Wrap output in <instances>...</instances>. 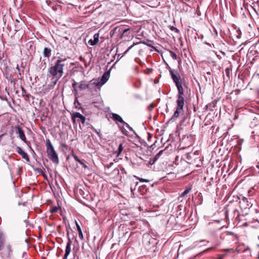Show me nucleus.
I'll return each mask as SVG.
<instances>
[{"label":"nucleus","instance_id":"nucleus-1","mask_svg":"<svg viewBox=\"0 0 259 259\" xmlns=\"http://www.w3.org/2000/svg\"><path fill=\"white\" fill-rule=\"evenodd\" d=\"M66 59L59 58L55 64L48 69V74L52 76L56 79L52 84H49L48 85V89H53L58 80L63 76L64 67L67 68L68 65L66 63Z\"/></svg>","mask_w":259,"mask_h":259},{"label":"nucleus","instance_id":"nucleus-2","mask_svg":"<svg viewBox=\"0 0 259 259\" xmlns=\"http://www.w3.org/2000/svg\"><path fill=\"white\" fill-rule=\"evenodd\" d=\"M111 36L114 37L117 41L123 39L128 40L131 36L129 28H124L123 27H116L111 32Z\"/></svg>","mask_w":259,"mask_h":259},{"label":"nucleus","instance_id":"nucleus-3","mask_svg":"<svg viewBox=\"0 0 259 259\" xmlns=\"http://www.w3.org/2000/svg\"><path fill=\"white\" fill-rule=\"evenodd\" d=\"M47 153L48 158L54 163H59V160L58 154L53 146L50 140H46Z\"/></svg>","mask_w":259,"mask_h":259},{"label":"nucleus","instance_id":"nucleus-4","mask_svg":"<svg viewBox=\"0 0 259 259\" xmlns=\"http://www.w3.org/2000/svg\"><path fill=\"white\" fill-rule=\"evenodd\" d=\"M109 76L110 72L109 71H106L104 72L100 79H93L91 80V82L93 81V84H94L95 86L100 87L103 85L109 79Z\"/></svg>","mask_w":259,"mask_h":259},{"label":"nucleus","instance_id":"nucleus-5","mask_svg":"<svg viewBox=\"0 0 259 259\" xmlns=\"http://www.w3.org/2000/svg\"><path fill=\"white\" fill-rule=\"evenodd\" d=\"M168 68L169 69V73L171 75V77L176 85L179 84H182V79L180 74L177 71V70L172 69L169 67H168Z\"/></svg>","mask_w":259,"mask_h":259},{"label":"nucleus","instance_id":"nucleus-6","mask_svg":"<svg viewBox=\"0 0 259 259\" xmlns=\"http://www.w3.org/2000/svg\"><path fill=\"white\" fill-rule=\"evenodd\" d=\"M176 87L178 91L176 102L184 103V91L182 87V83L176 85Z\"/></svg>","mask_w":259,"mask_h":259},{"label":"nucleus","instance_id":"nucleus-7","mask_svg":"<svg viewBox=\"0 0 259 259\" xmlns=\"http://www.w3.org/2000/svg\"><path fill=\"white\" fill-rule=\"evenodd\" d=\"M176 103H177L176 110L175 111L174 114L171 118V120H173L174 118L178 117L180 114L183 111L184 103H179V102H176Z\"/></svg>","mask_w":259,"mask_h":259},{"label":"nucleus","instance_id":"nucleus-8","mask_svg":"<svg viewBox=\"0 0 259 259\" xmlns=\"http://www.w3.org/2000/svg\"><path fill=\"white\" fill-rule=\"evenodd\" d=\"M71 118L74 123L76 122V118H78L82 124H84L85 123L86 119L85 117L79 112H73L71 114Z\"/></svg>","mask_w":259,"mask_h":259},{"label":"nucleus","instance_id":"nucleus-9","mask_svg":"<svg viewBox=\"0 0 259 259\" xmlns=\"http://www.w3.org/2000/svg\"><path fill=\"white\" fill-rule=\"evenodd\" d=\"M67 237H68V242L66 244V248H65V252L64 256V257L63 259H67V257L69 255V254L70 253L71 251V245L72 243V241L71 240L69 235V232H68L67 234Z\"/></svg>","mask_w":259,"mask_h":259},{"label":"nucleus","instance_id":"nucleus-10","mask_svg":"<svg viewBox=\"0 0 259 259\" xmlns=\"http://www.w3.org/2000/svg\"><path fill=\"white\" fill-rule=\"evenodd\" d=\"M1 254L3 257H8L12 252L11 246L10 245H7L5 247H4L3 250L1 251Z\"/></svg>","mask_w":259,"mask_h":259},{"label":"nucleus","instance_id":"nucleus-11","mask_svg":"<svg viewBox=\"0 0 259 259\" xmlns=\"http://www.w3.org/2000/svg\"><path fill=\"white\" fill-rule=\"evenodd\" d=\"M15 129L16 130V133L19 135V137L21 139V140L24 142H26V138L23 131L20 128V127L19 125L16 126Z\"/></svg>","mask_w":259,"mask_h":259},{"label":"nucleus","instance_id":"nucleus-12","mask_svg":"<svg viewBox=\"0 0 259 259\" xmlns=\"http://www.w3.org/2000/svg\"><path fill=\"white\" fill-rule=\"evenodd\" d=\"M16 151L19 154H20L22 156V157L23 159H25L26 161L29 162L30 160L28 154L26 152L23 151L20 147H17Z\"/></svg>","mask_w":259,"mask_h":259},{"label":"nucleus","instance_id":"nucleus-13","mask_svg":"<svg viewBox=\"0 0 259 259\" xmlns=\"http://www.w3.org/2000/svg\"><path fill=\"white\" fill-rule=\"evenodd\" d=\"M99 34L96 33L94 35V39H91L89 40L88 44L91 46L96 45L99 41Z\"/></svg>","mask_w":259,"mask_h":259},{"label":"nucleus","instance_id":"nucleus-14","mask_svg":"<svg viewBox=\"0 0 259 259\" xmlns=\"http://www.w3.org/2000/svg\"><path fill=\"white\" fill-rule=\"evenodd\" d=\"M93 84V81L91 82L90 83H85L84 81H81L79 85V89L80 90H85L87 89H91V85Z\"/></svg>","mask_w":259,"mask_h":259},{"label":"nucleus","instance_id":"nucleus-15","mask_svg":"<svg viewBox=\"0 0 259 259\" xmlns=\"http://www.w3.org/2000/svg\"><path fill=\"white\" fill-rule=\"evenodd\" d=\"M43 56L46 58H50L52 54V49L47 47H45L44 49Z\"/></svg>","mask_w":259,"mask_h":259},{"label":"nucleus","instance_id":"nucleus-16","mask_svg":"<svg viewBox=\"0 0 259 259\" xmlns=\"http://www.w3.org/2000/svg\"><path fill=\"white\" fill-rule=\"evenodd\" d=\"M111 118L114 120V121H117L119 122L122 123L124 122L122 118L117 114L116 113H112V117Z\"/></svg>","mask_w":259,"mask_h":259},{"label":"nucleus","instance_id":"nucleus-17","mask_svg":"<svg viewBox=\"0 0 259 259\" xmlns=\"http://www.w3.org/2000/svg\"><path fill=\"white\" fill-rule=\"evenodd\" d=\"M220 244H221V242L220 241H217L214 243V244L213 246L206 249L202 253H206V252H207L213 249H215V248H217L218 247H219L220 245Z\"/></svg>","mask_w":259,"mask_h":259},{"label":"nucleus","instance_id":"nucleus-18","mask_svg":"<svg viewBox=\"0 0 259 259\" xmlns=\"http://www.w3.org/2000/svg\"><path fill=\"white\" fill-rule=\"evenodd\" d=\"M75 224H76L77 231L78 232L79 237L80 239L82 240L83 239V234H82L81 228L76 221L75 222Z\"/></svg>","mask_w":259,"mask_h":259},{"label":"nucleus","instance_id":"nucleus-19","mask_svg":"<svg viewBox=\"0 0 259 259\" xmlns=\"http://www.w3.org/2000/svg\"><path fill=\"white\" fill-rule=\"evenodd\" d=\"M5 243V238L4 236L0 234V251H2L4 248Z\"/></svg>","mask_w":259,"mask_h":259},{"label":"nucleus","instance_id":"nucleus-20","mask_svg":"<svg viewBox=\"0 0 259 259\" xmlns=\"http://www.w3.org/2000/svg\"><path fill=\"white\" fill-rule=\"evenodd\" d=\"M122 150H123L122 145V144H120L118 146V148L117 150L115 152L117 154V156H119Z\"/></svg>","mask_w":259,"mask_h":259},{"label":"nucleus","instance_id":"nucleus-21","mask_svg":"<svg viewBox=\"0 0 259 259\" xmlns=\"http://www.w3.org/2000/svg\"><path fill=\"white\" fill-rule=\"evenodd\" d=\"M168 52L170 54V56L172 57V58L174 60H177L178 59V57H177V55L174 52H172L170 50H168Z\"/></svg>","mask_w":259,"mask_h":259},{"label":"nucleus","instance_id":"nucleus-22","mask_svg":"<svg viewBox=\"0 0 259 259\" xmlns=\"http://www.w3.org/2000/svg\"><path fill=\"white\" fill-rule=\"evenodd\" d=\"M194 154L193 153H188L187 154V158L189 161L188 162L191 163L193 162V161L191 159L192 156H194Z\"/></svg>","mask_w":259,"mask_h":259},{"label":"nucleus","instance_id":"nucleus-23","mask_svg":"<svg viewBox=\"0 0 259 259\" xmlns=\"http://www.w3.org/2000/svg\"><path fill=\"white\" fill-rule=\"evenodd\" d=\"M191 189L188 188L186 189L181 195L182 197L185 196L186 195H187L190 191Z\"/></svg>","mask_w":259,"mask_h":259},{"label":"nucleus","instance_id":"nucleus-24","mask_svg":"<svg viewBox=\"0 0 259 259\" xmlns=\"http://www.w3.org/2000/svg\"><path fill=\"white\" fill-rule=\"evenodd\" d=\"M76 85H77L76 82L75 81L73 80V82L72 83V87L73 88L74 91L76 93H77V92Z\"/></svg>","mask_w":259,"mask_h":259},{"label":"nucleus","instance_id":"nucleus-25","mask_svg":"<svg viewBox=\"0 0 259 259\" xmlns=\"http://www.w3.org/2000/svg\"><path fill=\"white\" fill-rule=\"evenodd\" d=\"M122 124L125 125L126 127H127L130 131H133V128L131 127L127 123L124 121Z\"/></svg>","mask_w":259,"mask_h":259},{"label":"nucleus","instance_id":"nucleus-26","mask_svg":"<svg viewBox=\"0 0 259 259\" xmlns=\"http://www.w3.org/2000/svg\"><path fill=\"white\" fill-rule=\"evenodd\" d=\"M242 203H243V202L246 203V207H250L251 206V205H250V203H249V204L248 203V202L247 200V199L245 198H243L242 199Z\"/></svg>","mask_w":259,"mask_h":259},{"label":"nucleus","instance_id":"nucleus-27","mask_svg":"<svg viewBox=\"0 0 259 259\" xmlns=\"http://www.w3.org/2000/svg\"><path fill=\"white\" fill-rule=\"evenodd\" d=\"M59 209V207H57V206H54L53 207L51 210V212L53 213H56V212H57L58 210Z\"/></svg>","mask_w":259,"mask_h":259},{"label":"nucleus","instance_id":"nucleus-28","mask_svg":"<svg viewBox=\"0 0 259 259\" xmlns=\"http://www.w3.org/2000/svg\"><path fill=\"white\" fill-rule=\"evenodd\" d=\"M162 153V151H159L155 156L153 158L156 161L158 159V158L159 157L160 155L161 154V153Z\"/></svg>","mask_w":259,"mask_h":259},{"label":"nucleus","instance_id":"nucleus-29","mask_svg":"<svg viewBox=\"0 0 259 259\" xmlns=\"http://www.w3.org/2000/svg\"><path fill=\"white\" fill-rule=\"evenodd\" d=\"M136 178L141 182H149V181L147 179H143V178H139V177H136Z\"/></svg>","mask_w":259,"mask_h":259},{"label":"nucleus","instance_id":"nucleus-30","mask_svg":"<svg viewBox=\"0 0 259 259\" xmlns=\"http://www.w3.org/2000/svg\"><path fill=\"white\" fill-rule=\"evenodd\" d=\"M169 28H170V29L171 30H172V31H174L176 32H179V30L176 27H175V26H170Z\"/></svg>","mask_w":259,"mask_h":259},{"label":"nucleus","instance_id":"nucleus-31","mask_svg":"<svg viewBox=\"0 0 259 259\" xmlns=\"http://www.w3.org/2000/svg\"><path fill=\"white\" fill-rule=\"evenodd\" d=\"M78 163H79L84 168H88V166L82 160H80V162Z\"/></svg>","mask_w":259,"mask_h":259},{"label":"nucleus","instance_id":"nucleus-32","mask_svg":"<svg viewBox=\"0 0 259 259\" xmlns=\"http://www.w3.org/2000/svg\"><path fill=\"white\" fill-rule=\"evenodd\" d=\"M74 159L76 161H77L78 162H80V159H79V158L75 154H73L72 155Z\"/></svg>","mask_w":259,"mask_h":259},{"label":"nucleus","instance_id":"nucleus-33","mask_svg":"<svg viewBox=\"0 0 259 259\" xmlns=\"http://www.w3.org/2000/svg\"><path fill=\"white\" fill-rule=\"evenodd\" d=\"M225 72H226V75L228 77H229V76H230V69L229 68H227L225 70Z\"/></svg>","mask_w":259,"mask_h":259},{"label":"nucleus","instance_id":"nucleus-34","mask_svg":"<svg viewBox=\"0 0 259 259\" xmlns=\"http://www.w3.org/2000/svg\"><path fill=\"white\" fill-rule=\"evenodd\" d=\"M156 160L153 158V159H150V161H149V163L151 165L153 164L155 162Z\"/></svg>","mask_w":259,"mask_h":259},{"label":"nucleus","instance_id":"nucleus-35","mask_svg":"<svg viewBox=\"0 0 259 259\" xmlns=\"http://www.w3.org/2000/svg\"><path fill=\"white\" fill-rule=\"evenodd\" d=\"M40 65H41V67H44V68H45V67H46V62H45V61H44H44H42V62H41Z\"/></svg>","mask_w":259,"mask_h":259},{"label":"nucleus","instance_id":"nucleus-36","mask_svg":"<svg viewBox=\"0 0 259 259\" xmlns=\"http://www.w3.org/2000/svg\"><path fill=\"white\" fill-rule=\"evenodd\" d=\"M138 182H136V184H135V187L138 184ZM135 190V187L133 188L132 186L131 187V191L133 193L134 191Z\"/></svg>","mask_w":259,"mask_h":259},{"label":"nucleus","instance_id":"nucleus-37","mask_svg":"<svg viewBox=\"0 0 259 259\" xmlns=\"http://www.w3.org/2000/svg\"><path fill=\"white\" fill-rule=\"evenodd\" d=\"M133 46H131L130 47L128 48V49L124 53H126V52H127L132 48Z\"/></svg>","mask_w":259,"mask_h":259},{"label":"nucleus","instance_id":"nucleus-38","mask_svg":"<svg viewBox=\"0 0 259 259\" xmlns=\"http://www.w3.org/2000/svg\"><path fill=\"white\" fill-rule=\"evenodd\" d=\"M4 136V134H2V135H0V142L1 141L2 139Z\"/></svg>","mask_w":259,"mask_h":259},{"label":"nucleus","instance_id":"nucleus-39","mask_svg":"<svg viewBox=\"0 0 259 259\" xmlns=\"http://www.w3.org/2000/svg\"><path fill=\"white\" fill-rule=\"evenodd\" d=\"M79 59H80V60H83V58L82 57H79Z\"/></svg>","mask_w":259,"mask_h":259},{"label":"nucleus","instance_id":"nucleus-40","mask_svg":"<svg viewBox=\"0 0 259 259\" xmlns=\"http://www.w3.org/2000/svg\"><path fill=\"white\" fill-rule=\"evenodd\" d=\"M96 132L99 135L100 132L97 131L96 130H95Z\"/></svg>","mask_w":259,"mask_h":259},{"label":"nucleus","instance_id":"nucleus-41","mask_svg":"<svg viewBox=\"0 0 259 259\" xmlns=\"http://www.w3.org/2000/svg\"><path fill=\"white\" fill-rule=\"evenodd\" d=\"M17 69H18V70H19V66H18V65H17Z\"/></svg>","mask_w":259,"mask_h":259},{"label":"nucleus","instance_id":"nucleus-42","mask_svg":"<svg viewBox=\"0 0 259 259\" xmlns=\"http://www.w3.org/2000/svg\"><path fill=\"white\" fill-rule=\"evenodd\" d=\"M63 146L65 147L66 146V145L65 144H63L62 145Z\"/></svg>","mask_w":259,"mask_h":259},{"label":"nucleus","instance_id":"nucleus-43","mask_svg":"<svg viewBox=\"0 0 259 259\" xmlns=\"http://www.w3.org/2000/svg\"><path fill=\"white\" fill-rule=\"evenodd\" d=\"M258 49H259V46H258Z\"/></svg>","mask_w":259,"mask_h":259},{"label":"nucleus","instance_id":"nucleus-44","mask_svg":"<svg viewBox=\"0 0 259 259\" xmlns=\"http://www.w3.org/2000/svg\"><path fill=\"white\" fill-rule=\"evenodd\" d=\"M220 259H222V258H220Z\"/></svg>","mask_w":259,"mask_h":259}]
</instances>
